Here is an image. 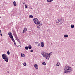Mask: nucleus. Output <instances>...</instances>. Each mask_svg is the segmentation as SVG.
Masks as SVG:
<instances>
[{"label": "nucleus", "mask_w": 75, "mask_h": 75, "mask_svg": "<svg viewBox=\"0 0 75 75\" xmlns=\"http://www.w3.org/2000/svg\"><path fill=\"white\" fill-rule=\"evenodd\" d=\"M64 68V72L66 74L68 73V72H70L72 71L71 67H69L67 66H65Z\"/></svg>", "instance_id": "obj_1"}, {"label": "nucleus", "mask_w": 75, "mask_h": 75, "mask_svg": "<svg viewBox=\"0 0 75 75\" xmlns=\"http://www.w3.org/2000/svg\"><path fill=\"white\" fill-rule=\"evenodd\" d=\"M56 24L57 25H61L62 23H63V19L61 18L60 19H58L55 21Z\"/></svg>", "instance_id": "obj_2"}, {"label": "nucleus", "mask_w": 75, "mask_h": 75, "mask_svg": "<svg viewBox=\"0 0 75 75\" xmlns=\"http://www.w3.org/2000/svg\"><path fill=\"white\" fill-rule=\"evenodd\" d=\"M2 57L3 58L4 60L6 61V62H8V57L5 54H3L2 55Z\"/></svg>", "instance_id": "obj_3"}, {"label": "nucleus", "mask_w": 75, "mask_h": 75, "mask_svg": "<svg viewBox=\"0 0 75 75\" xmlns=\"http://www.w3.org/2000/svg\"><path fill=\"white\" fill-rule=\"evenodd\" d=\"M33 21L35 23V24H40V21L38 20V19L36 18H35L33 19Z\"/></svg>", "instance_id": "obj_4"}, {"label": "nucleus", "mask_w": 75, "mask_h": 75, "mask_svg": "<svg viewBox=\"0 0 75 75\" xmlns=\"http://www.w3.org/2000/svg\"><path fill=\"white\" fill-rule=\"evenodd\" d=\"M41 54L42 55H43V56L44 57L47 54L46 52H45L44 51H42L41 52Z\"/></svg>", "instance_id": "obj_5"}, {"label": "nucleus", "mask_w": 75, "mask_h": 75, "mask_svg": "<svg viewBox=\"0 0 75 75\" xmlns=\"http://www.w3.org/2000/svg\"><path fill=\"white\" fill-rule=\"evenodd\" d=\"M8 34L9 35V36L11 38V39H12V38H13V36L12 35V33L11 32H9L8 33Z\"/></svg>", "instance_id": "obj_6"}, {"label": "nucleus", "mask_w": 75, "mask_h": 75, "mask_svg": "<svg viewBox=\"0 0 75 75\" xmlns=\"http://www.w3.org/2000/svg\"><path fill=\"white\" fill-rule=\"evenodd\" d=\"M50 56H49L48 55V54L47 53L46 54V55L45 56V57H44L45 58H46L47 59H49V58H50Z\"/></svg>", "instance_id": "obj_7"}, {"label": "nucleus", "mask_w": 75, "mask_h": 75, "mask_svg": "<svg viewBox=\"0 0 75 75\" xmlns=\"http://www.w3.org/2000/svg\"><path fill=\"white\" fill-rule=\"evenodd\" d=\"M34 67L36 69H38V66L37 64H35L34 65Z\"/></svg>", "instance_id": "obj_8"}, {"label": "nucleus", "mask_w": 75, "mask_h": 75, "mask_svg": "<svg viewBox=\"0 0 75 75\" xmlns=\"http://www.w3.org/2000/svg\"><path fill=\"white\" fill-rule=\"evenodd\" d=\"M27 31V29L26 27H25L23 30V32H22V33H24L26 32Z\"/></svg>", "instance_id": "obj_9"}, {"label": "nucleus", "mask_w": 75, "mask_h": 75, "mask_svg": "<svg viewBox=\"0 0 75 75\" xmlns=\"http://www.w3.org/2000/svg\"><path fill=\"white\" fill-rule=\"evenodd\" d=\"M41 47L42 48H43V47H44V44L43 42H41Z\"/></svg>", "instance_id": "obj_10"}, {"label": "nucleus", "mask_w": 75, "mask_h": 75, "mask_svg": "<svg viewBox=\"0 0 75 75\" xmlns=\"http://www.w3.org/2000/svg\"><path fill=\"white\" fill-rule=\"evenodd\" d=\"M13 4L14 6H17V4L16 3V1H14Z\"/></svg>", "instance_id": "obj_11"}, {"label": "nucleus", "mask_w": 75, "mask_h": 75, "mask_svg": "<svg viewBox=\"0 0 75 75\" xmlns=\"http://www.w3.org/2000/svg\"><path fill=\"white\" fill-rule=\"evenodd\" d=\"M60 65V63H59V62H57L56 64V66H57V67L59 66Z\"/></svg>", "instance_id": "obj_12"}, {"label": "nucleus", "mask_w": 75, "mask_h": 75, "mask_svg": "<svg viewBox=\"0 0 75 75\" xmlns=\"http://www.w3.org/2000/svg\"><path fill=\"white\" fill-rule=\"evenodd\" d=\"M28 48L30 50V49H31V48H32V47H31V45H29L28 46Z\"/></svg>", "instance_id": "obj_13"}, {"label": "nucleus", "mask_w": 75, "mask_h": 75, "mask_svg": "<svg viewBox=\"0 0 75 75\" xmlns=\"http://www.w3.org/2000/svg\"><path fill=\"white\" fill-rule=\"evenodd\" d=\"M47 54L49 56H50V57L51 55H52V52H51L49 54Z\"/></svg>", "instance_id": "obj_14"}, {"label": "nucleus", "mask_w": 75, "mask_h": 75, "mask_svg": "<svg viewBox=\"0 0 75 75\" xmlns=\"http://www.w3.org/2000/svg\"><path fill=\"white\" fill-rule=\"evenodd\" d=\"M23 64L25 67H26V66H27V63L25 62L23 63Z\"/></svg>", "instance_id": "obj_15"}, {"label": "nucleus", "mask_w": 75, "mask_h": 75, "mask_svg": "<svg viewBox=\"0 0 75 75\" xmlns=\"http://www.w3.org/2000/svg\"><path fill=\"white\" fill-rule=\"evenodd\" d=\"M35 42L36 44H37V45H38V46H40V43L39 42Z\"/></svg>", "instance_id": "obj_16"}, {"label": "nucleus", "mask_w": 75, "mask_h": 75, "mask_svg": "<svg viewBox=\"0 0 75 75\" xmlns=\"http://www.w3.org/2000/svg\"><path fill=\"white\" fill-rule=\"evenodd\" d=\"M29 18H33V16L32 15H30L29 16Z\"/></svg>", "instance_id": "obj_17"}, {"label": "nucleus", "mask_w": 75, "mask_h": 75, "mask_svg": "<svg viewBox=\"0 0 75 75\" xmlns=\"http://www.w3.org/2000/svg\"><path fill=\"white\" fill-rule=\"evenodd\" d=\"M64 37L65 38H66V37H68V35L67 34L66 35H64Z\"/></svg>", "instance_id": "obj_18"}, {"label": "nucleus", "mask_w": 75, "mask_h": 75, "mask_svg": "<svg viewBox=\"0 0 75 75\" xmlns=\"http://www.w3.org/2000/svg\"><path fill=\"white\" fill-rule=\"evenodd\" d=\"M21 55L22 57H25V55H24V54L23 53L21 54Z\"/></svg>", "instance_id": "obj_19"}, {"label": "nucleus", "mask_w": 75, "mask_h": 75, "mask_svg": "<svg viewBox=\"0 0 75 75\" xmlns=\"http://www.w3.org/2000/svg\"><path fill=\"white\" fill-rule=\"evenodd\" d=\"M53 0H47V1L48 2V3H50V2H51L52 1H53Z\"/></svg>", "instance_id": "obj_20"}, {"label": "nucleus", "mask_w": 75, "mask_h": 75, "mask_svg": "<svg viewBox=\"0 0 75 75\" xmlns=\"http://www.w3.org/2000/svg\"><path fill=\"white\" fill-rule=\"evenodd\" d=\"M37 24V27H38V28H40L41 27L40 26V24Z\"/></svg>", "instance_id": "obj_21"}, {"label": "nucleus", "mask_w": 75, "mask_h": 75, "mask_svg": "<svg viewBox=\"0 0 75 75\" xmlns=\"http://www.w3.org/2000/svg\"><path fill=\"white\" fill-rule=\"evenodd\" d=\"M7 52L8 55H10V51L9 50H8Z\"/></svg>", "instance_id": "obj_22"}, {"label": "nucleus", "mask_w": 75, "mask_h": 75, "mask_svg": "<svg viewBox=\"0 0 75 75\" xmlns=\"http://www.w3.org/2000/svg\"><path fill=\"white\" fill-rule=\"evenodd\" d=\"M42 64H43V65H46V63L43 62L42 63Z\"/></svg>", "instance_id": "obj_23"}, {"label": "nucleus", "mask_w": 75, "mask_h": 75, "mask_svg": "<svg viewBox=\"0 0 75 75\" xmlns=\"http://www.w3.org/2000/svg\"><path fill=\"white\" fill-rule=\"evenodd\" d=\"M11 39L12 40V41H13V42H15V41L14 40V38H12V39Z\"/></svg>", "instance_id": "obj_24"}, {"label": "nucleus", "mask_w": 75, "mask_h": 75, "mask_svg": "<svg viewBox=\"0 0 75 75\" xmlns=\"http://www.w3.org/2000/svg\"><path fill=\"white\" fill-rule=\"evenodd\" d=\"M71 28H73L74 27V25H71Z\"/></svg>", "instance_id": "obj_25"}, {"label": "nucleus", "mask_w": 75, "mask_h": 75, "mask_svg": "<svg viewBox=\"0 0 75 75\" xmlns=\"http://www.w3.org/2000/svg\"><path fill=\"white\" fill-rule=\"evenodd\" d=\"M25 49L27 50H28V47L27 46H26L25 47Z\"/></svg>", "instance_id": "obj_26"}, {"label": "nucleus", "mask_w": 75, "mask_h": 75, "mask_svg": "<svg viewBox=\"0 0 75 75\" xmlns=\"http://www.w3.org/2000/svg\"><path fill=\"white\" fill-rule=\"evenodd\" d=\"M27 4H25V8H27Z\"/></svg>", "instance_id": "obj_27"}, {"label": "nucleus", "mask_w": 75, "mask_h": 75, "mask_svg": "<svg viewBox=\"0 0 75 75\" xmlns=\"http://www.w3.org/2000/svg\"><path fill=\"white\" fill-rule=\"evenodd\" d=\"M37 29H38V30H41V29L37 27Z\"/></svg>", "instance_id": "obj_28"}, {"label": "nucleus", "mask_w": 75, "mask_h": 75, "mask_svg": "<svg viewBox=\"0 0 75 75\" xmlns=\"http://www.w3.org/2000/svg\"><path fill=\"white\" fill-rule=\"evenodd\" d=\"M0 35L1 36V37H3V35H2V34H1V32H0Z\"/></svg>", "instance_id": "obj_29"}, {"label": "nucleus", "mask_w": 75, "mask_h": 75, "mask_svg": "<svg viewBox=\"0 0 75 75\" xmlns=\"http://www.w3.org/2000/svg\"><path fill=\"white\" fill-rule=\"evenodd\" d=\"M30 52H33V50H31Z\"/></svg>", "instance_id": "obj_30"}, {"label": "nucleus", "mask_w": 75, "mask_h": 75, "mask_svg": "<svg viewBox=\"0 0 75 75\" xmlns=\"http://www.w3.org/2000/svg\"><path fill=\"white\" fill-rule=\"evenodd\" d=\"M15 37L16 38H17V35H15Z\"/></svg>", "instance_id": "obj_31"}, {"label": "nucleus", "mask_w": 75, "mask_h": 75, "mask_svg": "<svg viewBox=\"0 0 75 75\" xmlns=\"http://www.w3.org/2000/svg\"><path fill=\"white\" fill-rule=\"evenodd\" d=\"M14 43L15 45H16V42H14Z\"/></svg>", "instance_id": "obj_32"}, {"label": "nucleus", "mask_w": 75, "mask_h": 75, "mask_svg": "<svg viewBox=\"0 0 75 75\" xmlns=\"http://www.w3.org/2000/svg\"><path fill=\"white\" fill-rule=\"evenodd\" d=\"M19 40H17V41L18 42H19Z\"/></svg>", "instance_id": "obj_33"}, {"label": "nucleus", "mask_w": 75, "mask_h": 75, "mask_svg": "<svg viewBox=\"0 0 75 75\" xmlns=\"http://www.w3.org/2000/svg\"><path fill=\"white\" fill-rule=\"evenodd\" d=\"M23 4H25V3H23Z\"/></svg>", "instance_id": "obj_34"}, {"label": "nucleus", "mask_w": 75, "mask_h": 75, "mask_svg": "<svg viewBox=\"0 0 75 75\" xmlns=\"http://www.w3.org/2000/svg\"><path fill=\"white\" fill-rule=\"evenodd\" d=\"M7 73H9V71H7Z\"/></svg>", "instance_id": "obj_35"}, {"label": "nucleus", "mask_w": 75, "mask_h": 75, "mask_svg": "<svg viewBox=\"0 0 75 75\" xmlns=\"http://www.w3.org/2000/svg\"><path fill=\"white\" fill-rule=\"evenodd\" d=\"M0 32H1V30H0Z\"/></svg>", "instance_id": "obj_36"}, {"label": "nucleus", "mask_w": 75, "mask_h": 75, "mask_svg": "<svg viewBox=\"0 0 75 75\" xmlns=\"http://www.w3.org/2000/svg\"><path fill=\"white\" fill-rule=\"evenodd\" d=\"M1 18V17H0V18Z\"/></svg>", "instance_id": "obj_37"}, {"label": "nucleus", "mask_w": 75, "mask_h": 75, "mask_svg": "<svg viewBox=\"0 0 75 75\" xmlns=\"http://www.w3.org/2000/svg\"><path fill=\"white\" fill-rule=\"evenodd\" d=\"M20 44V42H19Z\"/></svg>", "instance_id": "obj_38"}]
</instances>
